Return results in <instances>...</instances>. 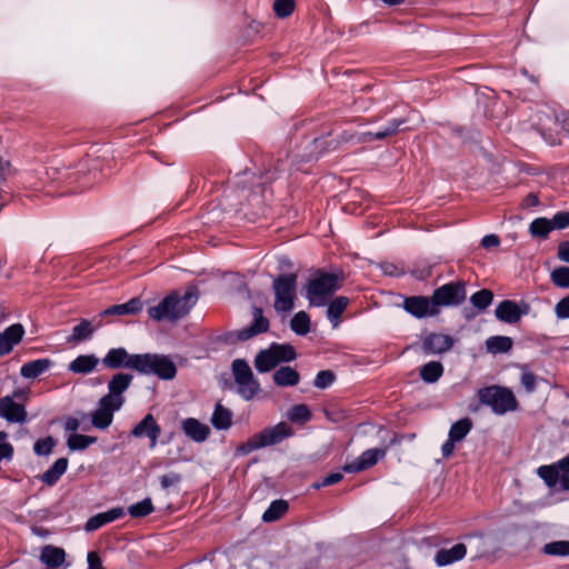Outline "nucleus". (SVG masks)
I'll return each instance as SVG.
<instances>
[{"label":"nucleus","instance_id":"43","mask_svg":"<svg viewBox=\"0 0 569 569\" xmlns=\"http://www.w3.org/2000/svg\"><path fill=\"white\" fill-rule=\"evenodd\" d=\"M493 293L488 289L477 291L470 297V302L479 310H485L492 302Z\"/></svg>","mask_w":569,"mask_h":569},{"label":"nucleus","instance_id":"42","mask_svg":"<svg viewBox=\"0 0 569 569\" xmlns=\"http://www.w3.org/2000/svg\"><path fill=\"white\" fill-rule=\"evenodd\" d=\"M287 417L292 422H307L311 419V412L306 405H296L288 412Z\"/></svg>","mask_w":569,"mask_h":569},{"label":"nucleus","instance_id":"20","mask_svg":"<svg viewBox=\"0 0 569 569\" xmlns=\"http://www.w3.org/2000/svg\"><path fill=\"white\" fill-rule=\"evenodd\" d=\"M181 429L187 437L196 442L204 441L210 435L208 425L200 422L196 418H187L181 421Z\"/></svg>","mask_w":569,"mask_h":569},{"label":"nucleus","instance_id":"39","mask_svg":"<svg viewBox=\"0 0 569 569\" xmlns=\"http://www.w3.org/2000/svg\"><path fill=\"white\" fill-rule=\"evenodd\" d=\"M288 510V503L284 500H274L269 508L263 512L262 520L272 522L278 520Z\"/></svg>","mask_w":569,"mask_h":569},{"label":"nucleus","instance_id":"37","mask_svg":"<svg viewBox=\"0 0 569 569\" xmlns=\"http://www.w3.org/2000/svg\"><path fill=\"white\" fill-rule=\"evenodd\" d=\"M443 372V366L439 361H430L420 370V377L425 382H436Z\"/></svg>","mask_w":569,"mask_h":569},{"label":"nucleus","instance_id":"52","mask_svg":"<svg viewBox=\"0 0 569 569\" xmlns=\"http://www.w3.org/2000/svg\"><path fill=\"white\" fill-rule=\"evenodd\" d=\"M552 229L562 230L569 227V211H559L551 219Z\"/></svg>","mask_w":569,"mask_h":569},{"label":"nucleus","instance_id":"28","mask_svg":"<svg viewBox=\"0 0 569 569\" xmlns=\"http://www.w3.org/2000/svg\"><path fill=\"white\" fill-rule=\"evenodd\" d=\"M99 363V359L94 355H81L69 363V370L73 373H90Z\"/></svg>","mask_w":569,"mask_h":569},{"label":"nucleus","instance_id":"35","mask_svg":"<svg viewBox=\"0 0 569 569\" xmlns=\"http://www.w3.org/2000/svg\"><path fill=\"white\" fill-rule=\"evenodd\" d=\"M552 230L550 219L543 217L536 218L529 226V233L532 238L546 239Z\"/></svg>","mask_w":569,"mask_h":569},{"label":"nucleus","instance_id":"61","mask_svg":"<svg viewBox=\"0 0 569 569\" xmlns=\"http://www.w3.org/2000/svg\"><path fill=\"white\" fill-rule=\"evenodd\" d=\"M562 117L563 127L569 133V113H563Z\"/></svg>","mask_w":569,"mask_h":569},{"label":"nucleus","instance_id":"15","mask_svg":"<svg viewBox=\"0 0 569 569\" xmlns=\"http://www.w3.org/2000/svg\"><path fill=\"white\" fill-rule=\"evenodd\" d=\"M529 311V306L523 303L521 309L515 301L503 300L496 308V317L507 323H516Z\"/></svg>","mask_w":569,"mask_h":569},{"label":"nucleus","instance_id":"34","mask_svg":"<svg viewBox=\"0 0 569 569\" xmlns=\"http://www.w3.org/2000/svg\"><path fill=\"white\" fill-rule=\"evenodd\" d=\"M472 429V421L469 418H462L456 421L449 430L448 437L452 440L460 442L462 441Z\"/></svg>","mask_w":569,"mask_h":569},{"label":"nucleus","instance_id":"4","mask_svg":"<svg viewBox=\"0 0 569 569\" xmlns=\"http://www.w3.org/2000/svg\"><path fill=\"white\" fill-rule=\"evenodd\" d=\"M297 358V352L291 345L272 343L268 349L261 350L254 359V367L259 372H267L280 362H289Z\"/></svg>","mask_w":569,"mask_h":569},{"label":"nucleus","instance_id":"45","mask_svg":"<svg viewBox=\"0 0 569 569\" xmlns=\"http://www.w3.org/2000/svg\"><path fill=\"white\" fill-rule=\"evenodd\" d=\"M542 550L550 556H569V541H552L546 543Z\"/></svg>","mask_w":569,"mask_h":569},{"label":"nucleus","instance_id":"10","mask_svg":"<svg viewBox=\"0 0 569 569\" xmlns=\"http://www.w3.org/2000/svg\"><path fill=\"white\" fill-rule=\"evenodd\" d=\"M403 309L416 318L437 316L440 310L436 307L432 297L413 296L406 298Z\"/></svg>","mask_w":569,"mask_h":569},{"label":"nucleus","instance_id":"58","mask_svg":"<svg viewBox=\"0 0 569 569\" xmlns=\"http://www.w3.org/2000/svg\"><path fill=\"white\" fill-rule=\"evenodd\" d=\"M557 256L561 261L569 262V241L559 244Z\"/></svg>","mask_w":569,"mask_h":569},{"label":"nucleus","instance_id":"48","mask_svg":"<svg viewBox=\"0 0 569 569\" xmlns=\"http://www.w3.org/2000/svg\"><path fill=\"white\" fill-rule=\"evenodd\" d=\"M295 9L293 0H274L273 10L279 18L289 17Z\"/></svg>","mask_w":569,"mask_h":569},{"label":"nucleus","instance_id":"49","mask_svg":"<svg viewBox=\"0 0 569 569\" xmlns=\"http://www.w3.org/2000/svg\"><path fill=\"white\" fill-rule=\"evenodd\" d=\"M537 380H538V378L535 373H532L530 370H528L525 367L522 368L520 381H521L522 387L526 389V391L528 393H531L536 390Z\"/></svg>","mask_w":569,"mask_h":569},{"label":"nucleus","instance_id":"24","mask_svg":"<svg viewBox=\"0 0 569 569\" xmlns=\"http://www.w3.org/2000/svg\"><path fill=\"white\" fill-rule=\"evenodd\" d=\"M142 301L139 298H132L126 303L114 305L101 312L102 317L106 316H127V315H136L142 310Z\"/></svg>","mask_w":569,"mask_h":569},{"label":"nucleus","instance_id":"29","mask_svg":"<svg viewBox=\"0 0 569 569\" xmlns=\"http://www.w3.org/2000/svg\"><path fill=\"white\" fill-rule=\"evenodd\" d=\"M68 468V459L59 458L42 476L41 480L49 485L53 486L61 476L67 471Z\"/></svg>","mask_w":569,"mask_h":569},{"label":"nucleus","instance_id":"27","mask_svg":"<svg viewBox=\"0 0 569 569\" xmlns=\"http://www.w3.org/2000/svg\"><path fill=\"white\" fill-rule=\"evenodd\" d=\"M269 328V321L262 316V310L254 308L253 310V323L239 333V338L242 340L249 339L261 332H266Z\"/></svg>","mask_w":569,"mask_h":569},{"label":"nucleus","instance_id":"54","mask_svg":"<svg viewBox=\"0 0 569 569\" xmlns=\"http://www.w3.org/2000/svg\"><path fill=\"white\" fill-rule=\"evenodd\" d=\"M560 483L565 489H569V455L559 460Z\"/></svg>","mask_w":569,"mask_h":569},{"label":"nucleus","instance_id":"56","mask_svg":"<svg viewBox=\"0 0 569 569\" xmlns=\"http://www.w3.org/2000/svg\"><path fill=\"white\" fill-rule=\"evenodd\" d=\"M500 244V240L498 238V236L496 234H488V236H485L481 240V246L485 248V249H491V248H496Z\"/></svg>","mask_w":569,"mask_h":569},{"label":"nucleus","instance_id":"8","mask_svg":"<svg viewBox=\"0 0 569 569\" xmlns=\"http://www.w3.org/2000/svg\"><path fill=\"white\" fill-rule=\"evenodd\" d=\"M232 373L238 386V393L244 400H251L259 392L260 385L253 377L248 362L242 359H236L232 362Z\"/></svg>","mask_w":569,"mask_h":569},{"label":"nucleus","instance_id":"22","mask_svg":"<svg viewBox=\"0 0 569 569\" xmlns=\"http://www.w3.org/2000/svg\"><path fill=\"white\" fill-rule=\"evenodd\" d=\"M124 516V510L121 507L112 508L106 512L98 513L93 517H91L86 526L84 529L87 531H94L102 526L110 523L117 519H120Z\"/></svg>","mask_w":569,"mask_h":569},{"label":"nucleus","instance_id":"57","mask_svg":"<svg viewBox=\"0 0 569 569\" xmlns=\"http://www.w3.org/2000/svg\"><path fill=\"white\" fill-rule=\"evenodd\" d=\"M341 479H342V473L333 472V473L327 476L326 478H323L322 482L320 485H317L316 488L335 485V483L339 482Z\"/></svg>","mask_w":569,"mask_h":569},{"label":"nucleus","instance_id":"55","mask_svg":"<svg viewBox=\"0 0 569 569\" xmlns=\"http://www.w3.org/2000/svg\"><path fill=\"white\" fill-rule=\"evenodd\" d=\"M88 569H103L101 559L97 552L91 551L87 556Z\"/></svg>","mask_w":569,"mask_h":569},{"label":"nucleus","instance_id":"64","mask_svg":"<svg viewBox=\"0 0 569 569\" xmlns=\"http://www.w3.org/2000/svg\"><path fill=\"white\" fill-rule=\"evenodd\" d=\"M14 397L20 398L23 396V391L19 390L13 393Z\"/></svg>","mask_w":569,"mask_h":569},{"label":"nucleus","instance_id":"5","mask_svg":"<svg viewBox=\"0 0 569 569\" xmlns=\"http://www.w3.org/2000/svg\"><path fill=\"white\" fill-rule=\"evenodd\" d=\"M479 400L482 405L490 407L497 415H503L517 408L515 395L505 387L490 386L479 390Z\"/></svg>","mask_w":569,"mask_h":569},{"label":"nucleus","instance_id":"6","mask_svg":"<svg viewBox=\"0 0 569 569\" xmlns=\"http://www.w3.org/2000/svg\"><path fill=\"white\" fill-rule=\"evenodd\" d=\"M339 289V278L333 273H318L307 287V298L311 306H325L329 297Z\"/></svg>","mask_w":569,"mask_h":569},{"label":"nucleus","instance_id":"12","mask_svg":"<svg viewBox=\"0 0 569 569\" xmlns=\"http://www.w3.org/2000/svg\"><path fill=\"white\" fill-rule=\"evenodd\" d=\"M133 377L129 373L119 372L112 377L108 383V395L103 398L113 402L116 406L122 407L124 403V397L122 393L129 388Z\"/></svg>","mask_w":569,"mask_h":569},{"label":"nucleus","instance_id":"63","mask_svg":"<svg viewBox=\"0 0 569 569\" xmlns=\"http://www.w3.org/2000/svg\"><path fill=\"white\" fill-rule=\"evenodd\" d=\"M315 143H316L317 146H323L325 143H327V141H325L323 139H316V140H315Z\"/></svg>","mask_w":569,"mask_h":569},{"label":"nucleus","instance_id":"13","mask_svg":"<svg viewBox=\"0 0 569 569\" xmlns=\"http://www.w3.org/2000/svg\"><path fill=\"white\" fill-rule=\"evenodd\" d=\"M120 409L121 407L102 397L99 400L97 410L91 415L92 426L102 430L107 429L112 423L114 412Z\"/></svg>","mask_w":569,"mask_h":569},{"label":"nucleus","instance_id":"38","mask_svg":"<svg viewBox=\"0 0 569 569\" xmlns=\"http://www.w3.org/2000/svg\"><path fill=\"white\" fill-rule=\"evenodd\" d=\"M537 472L549 487H553L560 482L559 461L556 465L541 466L538 468Z\"/></svg>","mask_w":569,"mask_h":569},{"label":"nucleus","instance_id":"47","mask_svg":"<svg viewBox=\"0 0 569 569\" xmlns=\"http://www.w3.org/2000/svg\"><path fill=\"white\" fill-rule=\"evenodd\" d=\"M54 445V439L51 436H48L36 441L33 451L38 456H48L52 452Z\"/></svg>","mask_w":569,"mask_h":569},{"label":"nucleus","instance_id":"36","mask_svg":"<svg viewBox=\"0 0 569 569\" xmlns=\"http://www.w3.org/2000/svg\"><path fill=\"white\" fill-rule=\"evenodd\" d=\"M486 347L491 353L507 352L512 347V340L505 336H493L487 339Z\"/></svg>","mask_w":569,"mask_h":569},{"label":"nucleus","instance_id":"60","mask_svg":"<svg viewBox=\"0 0 569 569\" xmlns=\"http://www.w3.org/2000/svg\"><path fill=\"white\" fill-rule=\"evenodd\" d=\"M79 428V422L77 419H69L66 423V429L70 431H76Z\"/></svg>","mask_w":569,"mask_h":569},{"label":"nucleus","instance_id":"53","mask_svg":"<svg viewBox=\"0 0 569 569\" xmlns=\"http://www.w3.org/2000/svg\"><path fill=\"white\" fill-rule=\"evenodd\" d=\"M6 439L7 433L0 431V461L2 459L11 460L13 456V447Z\"/></svg>","mask_w":569,"mask_h":569},{"label":"nucleus","instance_id":"41","mask_svg":"<svg viewBox=\"0 0 569 569\" xmlns=\"http://www.w3.org/2000/svg\"><path fill=\"white\" fill-rule=\"evenodd\" d=\"M154 510L150 498H146L128 508V512L132 518H141L150 515Z\"/></svg>","mask_w":569,"mask_h":569},{"label":"nucleus","instance_id":"3","mask_svg":"<svg viewBox=\"0 0 569 569\" xmlns=\"http://www.w3.org/2000/svg\"><path fill=\"white\" fill-rule=\"evenodd\" d=\"M137 360V371L141 375H154L164 380H170L176 377V365L168 356L158 353H140V357Z\"/></svg>","mask_w":569,"mask_h":569},{"label":"nucleus","instance_id":"11","mask_svg":"<svg viewBox=\"0 0 569 569\" xmlns=\"http://www.w3.org/2000/svg\"><path fill=\"white\" fill-rule=\"evenodd\" d=\"M140 353L130 355L124 348H112L102 359L104 367L110 369L128 368L137 371Z\"/></svg>","mask_w":569,"mask_h":569},{"label":"nucleus","instance_id":"32","mask_svg":"<svg viewBox=\"0 0 569 569\" xmlns=\"http://www.w3.org/2000/svg\"><path fill=\"white\" fill-rule=\"evenodd\" d=\"M402 123H403L402 120H396V119L391 120L388 122V124L382 130H379L375 133H372V132L363 133L362 137L360 138V140L363 142L372 141L373 139L382 140L387 137L395 134Z\"/></svg>","mask_w":569,"mask_h":569},{"label":"nucleus","instance_id":"33","mask_svg":"<svg viewBox=\"0 0 569 569\" xmlns=\"http://www.w3.org/2000/svg\"><path fill=\"white\" fill-rule=\"evenodd\" d=\"M349 303V299L346 297H338L331 303L328 306L327 315L328 319L332 323V326L336 328L338 327L340 322V316L346 310L347 306Z\"/></svg>","mask_w":569,"mask_h":569},{"label":"nucleus","instance_id":"18","mask_svg":"<svg viewBox=\"0 0 569 569\" xmlns=\"http://www.w3.org/2000/svg\"><path fill=\"white\" fill-rule=\"evenodd\" d=\"M452 346V338L442 333H430L422 341V348L427 353H442L450 350Z\"/></svg>","mask_w":569,"mask_h":569},{"label":"nucleus","instance_id":"7","mask_svg":"<svg viewBox=\"0 0 569 569\" xmlns=\"http://www.w3.org/2000/svg\"><path fill=\"white\" fill-rule=\"evenodd\" d=\"M296 273H286L279 276L273 281V291L276 296L274 309L278 312L291 311L295 307L296 298Z\"/></svg>","mask_w":569,"mask_h":569},{"label":"nucleus","instance_id":"44","mask_svg":"<svg viewBox=\"0 0 569 569\" xmlns=\"http://www.w3.org/2000/svg\"><path fill=\"white\" fill-rule=\"evenodd\" d=\"M96 440L94 437L74 433L68 438V447L70 450H83L94 443Z\"/></svg>","mask_w":569,"mask_h":569},{"label":"nucleus","instance_id":"2","mask_svg":"<svg viewBox=\"0 0 569 569\" xmlns=\"http://www.w3.org/2000/svg\"><path fill=\"white\" fill-rule=\"evenodd\" d=\"M292 435L293 430L288 423L279 422L276 426L264 428L260 432L251 436L237 448V452L247 456L264 447L278 445Z\"/></svg>","mask_w":569,"mask_h":569},{"label":"nucleus","instance_id":"51","mask_svg":"<svg viewBox=\"0 0 569 569\" xmlns=\"http://www.w3.org/2000/svg\"><path fill=\"white\" fill-rule=\"evenodd\" d=\"M181 480H182V477L180 473L169 472V473L160 477V485H161L162 489L168 490L170 488H174V487L179 486Z\"/></svg>","mask_w":569,"mask_h":569},{"label":"nucleus","instance_id":"1","mask_svg":"<svg viewBox=\"0 0 569 569\" xmlns=\"http://www.w3.org/2000/svg\"><path fill=\"white\" fill-rule=\"evenodd\" d=\"M198 300L197 290L188 289L183 295L173 292L166 297L158 306L148 309L150 318L162 321H174L184 317Z\"/></svg>","mask_w":569,"mask_h":569},{"label":"nucleus","instance_id":"59","mask_svg":"<svg viewBox=\"0 0 569 569\" xmlns=\"http://www.w3.org/2000/svg\"><path fill=\"white\" fill-rule=\"evenodd\" d=\"M457 441L448 437L447 441L441 447V453L443 458H449L455 451V443Z\"/></svg>","mask_w":569,"mask_h":569},{"label":"nucleus","instance_id":"9","mask_svg":"<svg viewBox=\"0 0 569 569\" xmlns=\"http://www.w3.org/2000/svg\"><path fill=\"white\" fill-rule=\"evenodd\" d=\"M467 296L466 283L462 281L446 283L433 291L432 300L440 310L442 306H458Z\"/></svg>","mask_w":569,"mask_h":569},{"label":"nucleus","instance_id":"40","mask_svg":"<svg viewBox=\"0 0 569 569\" xmlns=\"http://www.w3.org/2000/svg\"><path fill=\"white\" fill-rule=\"evenodd\" d=\"M292 331L299 336H305L310 330V318L305 311L297 312L290 322Z\"/></svg>","mask_w":569,"mask_h":569},{"label":"nucleus","instance_id":"19","mask_svg":"<svg viewBox=\"0 0 569 569\" xmlns=\"http://www.w3.org/2000/svg\"><path fill=\"white\" fill-rule=\"evenodd\" d=\"M0 416L10 422H23L27 412L23 406L13 401L12 397L6 396L0 399Z\"/></svg>","mask_w":569,"mask_h":569},{"label":"nucleus","instance_id":"16","mask_svg":"<svg viewBox=\"0 0 569 569\" xmlns=\"http://www.w3.org/2000/svg\"><path fill=\"white\" fill-rule=\"evenodd\" d=\"M133 437H147L150 440V448H154L161 433V428L152 415H147L131 431Z\"/></svg>","mask_w":569,"mask_h":569},{"label":"nucleus","instance_id":"46","mask_svg":"<svg viewBox=\"0 0 569 569\" xmlns=\"http://www.w3.org/2000/svg\"><path fill=\"white\" fill-rule=\"evenodd\" d=\"M550 279L559 288H569V268L558 267L550 273Z\"/></svg>","mask_w":569,"mask_h":569},{"label":"nucleus","instance_id":"23","mask_svg":"<svg viewBox=\"0 0 569 569\" xmlns=\"http://www.w3.org/2000/svg\"><path fill=\"white\" fill-rule=\"evenodd\" d=\"M39 559L46 567L61 569L66 561V551L62 548L48 545L41 549Z\"/></svg>","mask_w":569,"mask_h":569},{"label":"nucleus","instance_id":"30","mask_svg":"<svg viewBox=\"0 0 569 569\" xmlns=\"http://www.w3.org/2000/svg\"><path fill=\"white\" fill-rule=\"evenodd\" d=\"M232 422V412L222 405L217 403L211 417L212 426L218 430H227Z\"/></svg>","mask_w":569,"mask_h":569},{"label":"nucleus","instance_id":"62","mask_svg":"<svg viewBox=\"0 0 569 569\" xmlns=\"http://www.w3.org/2000/svg\"><path fill=\"white\" fill-rule=\"evenodd\" d=\"M405 0H383L385 3L389 6H396L402 3Z\"/></svg>","mask_w":569,"mask_h":569},{"label":"nucleus","instance_id":"31","mask_svg":"<svg viewBox=\"0 0 569 569\" xmlns=\"http://www.w3.org/2000/svg\"><path fill=\"white\" fill-rule=\"evenodd\" d=\"M96 327H93L92 322L87 319H82L79 325L74 326L72 329V335L69 337V342H81L88 340L92 337Z\"/></svg>","mask_w":569,"mask_h":569},{"label":"nucleus","instance_id":"26","mask_svg":"<svg viewBox=\"0 0 569 569\" xmlns=\"http://www.w3.org/2000/svg\"><path fill=\"white\" fill-rule=\"evenodd\" d=\"M273 381L279 387H293L299 383V372L288 366L280 367L272 375Z\"/></svg>","mask_w":569,"mask_h":569},{"label":"nucleus","instance_id":"14","mask_svg":"<svg viewBox=\"0 0 569 569\" xmlns=\"http://www.w3.org/2000/svg\"><path fill=\"white\" fill-rule=\"evenodd\" d=\"M24 332V327L21 323H13L0 332V357L9 355L13 347L20 343Z\"/></svg>","mask_w":569,"mask_h":569},{"label":"nucleus","instance_id":"25","mask_svg":"<svg viewBox=\"0 0 569 569\" xmlns=\"http://www.w3.org/2000/svg\"><path fill=\"white\" fill-rule=\"evenodd\" d=\"M52 366V361L48 358H41L26 362L20 368V375L26 379H36L43 375Z\"/></svg>","mask_w":569,"mask_h":569},{"label":"nucleus","instance_id":"50","mask_svg":"<svg viewBox=\"0 0 569 569\" xmlns=\"http://www.w3.org/2000/svg\"><path fill=\"white\" fill-rule=\"evenodd\" d=\"M335 381V375L330 370L319 371L315 379V387L319 389L328 388Z\"/></svg>","mask_w":569,"mask_h":569},{"label":"nucleus","instance_id":"17","mask_svg":"<svg viewBox=\"0 0 569 569\" xmlns=\"http://www.w3.org/2000/svg\"><path fill=\"white\" fill-rule=\"evenodd\" d=\"M383 449H368L353 462L343 466L346 472H359L376 465L385 457Z\"/></svg>","mask_w":569,"mask_h":569},{"label":"nucleus","instance_id":"21","mask_svg":"<svg viewBox=\"0 0 569 569\" xmlns=\"http://www.w3.org/2000/svg\"><path fill=\"white\" fill-rule=\"evenodd\" d=\"M466 555V545L457 543L449 549H440L435 556V561L437 566L445 567L463 559Z\"/></svg>","mask_w":569,"mask_h":569}]
</instances>
